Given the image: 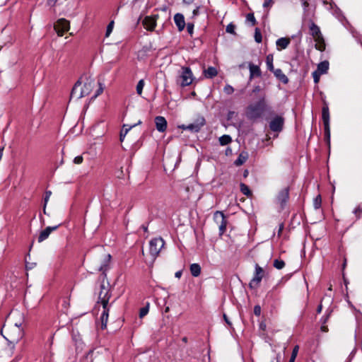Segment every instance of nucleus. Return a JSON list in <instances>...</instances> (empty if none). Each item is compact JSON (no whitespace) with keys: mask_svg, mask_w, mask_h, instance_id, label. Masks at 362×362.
<instances>
[{"mask_svg":"<svg viewBox=\"0 0 362 362\" xmlns=\"http://www.w3.org/2000/svg\"><path fill=\"white\" fill-rule=\"evenodd\" d=\"M111 258L110 255H106L103 253L101 256L102 263L98 267V270L103 272L104 274L103 279L100 284V290L98 293V300L97 303H100L102 305H105V303H108L111 297L110 286L109 283L105 282V278L106 277L105 271L107 270V264Z\"/></svg>","mask_w":362,"mask_h":362,"instance_id":"obj_1","label":"nucleus"},{"mask_svg":"<svg viewBox=\"0 0 362 362\" xmlns=\"http://www.w3.org/2000/svg\"><path fill=\"white\" fill-rule=\"evenodd\" d=\"M266 110L265 95H262L255 103L249 105L245 110L246 117L252 121L261 118Z\"/></svg>","mask_w":362,"mask_h":362,"instance_id":"obj_2","label":"nucleus"},{"mask_svg":"<svg viewBox=\"0 0 362 362\" xmlns=\"http://www.w3.org/2000/svg\"><path fill=\"white\" fill-rule=\"evenodd\" d=\"M95 81L90 78H86L83 85L81 86V81H77L71 92V98L80 99L88 95L95 87Z\"/></svg>","mask_w":362,"mask_h":362,"instance_id":"obj_3","label":"nucleus"},{"mask_svg":"<svg viewBox=\"0 0 362 362\" xmlns=\"http://www.w3.org/2000/svg\"><path fill=\"white\" fill-rule=\"evenodd\" d=\"M193 81V74L189 67L182 66L177 81L182 87L189 86Z\"/></svg>","mask_w":362,"mask_h":362,"instance_id":"obj_4","label":"nucleus"},{"mask_svg":"<svg viewBox=\"0 0 362 362\" xmlns=\"http://www.w3.org/2000/svg\"><path fill=\"white\" fill-rule=\"evenodd\" d=\"M165 242L163 238H153L149 243L150 254L153 259H155L159 254L161 249L163 247Z\"/></svg>","mask_w":362,"mask_h":362,"instance_id":"obj_5","label":"nucleus"},{"mask_svg":"<svg viewBox=\"0 0 362 362\" xmlns=\"http://www.w3.org/2000/svg\"><path fill=\"white\" fill-rule=\"evenodd\" d=\"M214 219L218 225L219 235H222L226 232L227 226V220L225 215L221 211H216L214 214Z\"/></svg>","mask_w":362,"mask_h":362,"instance_id":"obj_6","label":"nucleus"},{"mask_svg":"<svg viewBox=\"0 0 362 362\" xmlns=\"http://www.w3.org/2000/svg\"><path fill=\"white\" fill-rule=\"evenodd\" d=\"M54 30L59 36H62L66 31L69 30V21L65 18L59 19L54 24Z\"/></svg>","mask_w":362,"mask_h":362,"instance_id":"obj_7","label":"nucleus"},{"mask_svg":"<svg viewBox=\"0 0 362 362\" xmlns=\"http://www.w3.org/2000/svg\"><path fill=\"white\" fill-rule=\"evenodd\" d=\"M264 276V270L263 269L259 266V264L255 265V272L253 279L249 284V286L251 288H254L258 286L259 284L262 281Z\"/></svg>","mask_w":362,"mask_h":362,"instance_id":"obj_8","label":"nucleus"},{"mask_svg":"<svg viewBox=\"0 0 362 362\" xmlns=\"http://www.w3.org/2000/svg\"><path fill=\"white\" fill-rule=\"evenodd\" d=\"M8 337L6 339L11 344H15L18 342V341L21 339L23 336V332L20 327L15 326L13 330H11L10 332L7 333Z\"/></svg>","mask_w":362,"mask_h":362,"instance_id":"obj_9","label":"nucleus"},{"mask_svg":"<svg viewBox=\"0 0 362 362\" xmlns=\"http://www.w3.org/2000/svg\"><path fill=\"white\" fill-rule=\"evenodd\" d=\"M204 124V118L200 117L192 124H189L188 125H182V128L183 129H188L192 132H198Z\"/></svg>","mask_w":362,"mask_h":362,"instance_id":"obj_10","label":"nucleus"},{"mask_svg":"<svg viewBox=\"0 0 362 362\" xmlns=\"http://www.w3.org/2000/svg\"><path fill=\"white\" fill-rule=\"evenodd\" d=\"M158 18V14L150 16H146L143 21L144 28L149 31H153L156 26V21Z\"/></svg>","mask_w":362,"mask_h":362,"instance_id":"obj_11","label":"nucleus"},{"mask_svg":"<svg viewBox=\"0 0 362 362\" xmlns=\"http://www.w3.org/2000/svg\"><path fill=\"white\" fill-rule=\"evenodd\" d=\"M284 119L281 116H276L272 119L269 123V127L272 131L279 132L282 130Z\"/></svg>","mask_w":362,"mask_h":362,"instance_id":"obj_12","label":"nucleus"},{"mask_svg":"<svg viewBox=\"0 0 362 362\" xmlns=\"http://www.w3.org/2000/svg\"><path fill=\"white\" fill-rule=\"evenodd\" d=\"M111 304L105 303V305H103V313L100 316V328L101 329H105L107 327V323L109 316V311Z\"/></svg>","mask_w":362,"mask_h":362,"instance_id":"obj_13","label":"nucleus"},{"mask_svg":"<svg viewBox=\"0 0 362 362\" xmlns=\"http://www.w3.org/2000/svg\"><path fill=\"white\" fill-rule=\"evenodd\" d=\"M156 129L160 132H164L167 128V121L162 116H157L155 118Z\"/></svg>","mask_w":362,"mask_h":362,"instance_id":"obj_14","label":"nucleus"},{"mask_svg":"<svg viewBox=\"0 0 362 362\" xmlns=\"http://www.w3.org/2000/svg\"><path fill=\"white\" fill-rule=\"evenodd\" d=\"M59 226H60V224L55 226H48L45 230L41 231V233H40V235L38 236V242L41 243V242L44 241L45 240H46L49 237V234L52 231L57 230Z\"/></svg>","mask_w":362,"mask_h":362,"instance_id":"obj_15","label":"nucleus"},{"mask_svg":"<svg viewBox=\"0 0 362 362\" xmlns=\"http://www.w3.org/2000/svg\"><path fill=\"white\" fill-rule=\"evenodd\" d=\"M174 21L179 31H182L186 26L185 17L182 13H177L174 16Z\"/></svg>","mask_w":362,"mask_h":362,"instance_id":"obj_16","label":"nucleus"},{"mask_svg":"<svg viewBox=\"0 0 362 362\" xmlns=\"http://www.w3.org/2000/svg\"><path fill=\"white\" fill-rule=\"evenodd\" d=\"M248 67L250 69V80H252L255 77H259L262 74V71L258 65H255L251 62L248 63Z\"/></svg>","mask_w":362,"mask_h":362,"instance_id":"obj_17","label":"nucleus"},{"mask_svg":"<svg viewBox=\"0 0 362 362\" xmlns=\"http://www.w3.org/2000/svg\"><path fill=\"white\" fill-rule=\"evenodd\" d=\"M288 197L289 192L288 188H284L279 192L277 199L282 207L286 203L287 200L288 199Z\"/></svg>","mask_w":362,"mask_h":362,"instance_id":"obj_18","label":"nucleus"},{"mask_svg":"<svg viewBox=\"0 0 362 362\" xmlns=\"http://www.w3.org/2000/svg\"><path fill=\"white\" fill-rule=\"evenodd\" d=\"M315 41L316 42L315 48L321 52L325 49V42L322 34H320L319 37H314Z\"/></svg>","mask_w":362,"mask_h":362,"instance_id":"obj_19","label":"nucleus"},{"mask_svg":"<svg viewBox=\"0 0 362 362\" xmlns=\"http://www.w3.org/2000/svg\"><path fill=\"white\" fill-rule=\"evenodd\" d=\"M274 74V76L278 78L280 81H281L283 83L286 84L288 82V77L283 73L281 69H274L272 71Z\"/></svg>","mask_w":362,"mask_h":362,"instance_id":"obj_20","label":"nucleus"},{"mask_svg":"<svg viewBox=\"0 0 362 362\" xmlns=\"http://www.w3.org/2000/svg\"><path fill=\"white\" fill-rule=\"evenodd\" d=\"M322 117L324 126L329 125V107L327 105H324L322 110Z\"/></svg>","mask_w":362,"mask_h":362,"instance_id":"obj_21","label":"nucleus"},{"mask_svg":"<svg viewBox=\"0 0 362 362\" xmlns=\"http://www.w3.org/2000/svg\"><path fill=\"white\" fill-rule=\"evenodd\" d=\"M291 40L288 37H281L276 40V46L279 49H286L290 44Z\"/></svg>","mask_w":362,"mask_h":362,"instance_id":"obj_22","label":"nucleus"},{"mask_svg":"<svg viewBox=\"0 0 362 362\" xmlns=\"http://www.w3.org/2000/svg\"><path fill=\"white\" fill-rule=\"evenodd\" d=\"M310 34L314 38L315 37H319L322 34L320 27L316 25L314 22H311L309 26Z\"/></svg>","mask_w":362,"mask_h":362,"instance_id":"obj_23","label":"nucleus"},{"mask_svg":"<svg viewBox=\"0 0 362 362\" xmlns=\"http://www.w3.org/2000/svg\"><path fill=\"white\" fill-rule=\"evenodd\" d=\"M218 72L216 68L209 66L204 71V76L208 78H212L217 75Z\"/></svg>","mask_w":362,"mask_h":362,"instance_id":"obj_24","label":"nucleus"},{"mask_svg":"<svg viewBox=\"0 0 362 362\" xmlns=\"http://www.w3.org/2000/svg\"><path fill=\"white\" fill-rule=\"evenodd\" d=\"M329 69V62L327 61H323L317 65V71L321 73V74H326Z\"/></svg>","mask_w":362,"mask_h":362,"instance_id":"obj_25","label":"nucleus"},{"mask_svg":"<svg viewBox=\"0 0 362 362\" xmlns=\"http://www.w3.org/2000/svg\"><path fill=\"white\" fill-rule=\"evenodd\" d=\"M190 272L193 276H199L201 274V267L199 264L194 263L190 265Z\"/></svg>","mask_w":362,"mask_h":362,"instance_id":"obj_26","label":"nucleus"},{"mask_svg":"<svg viewBox=\"0 0 362 362\" xmlns=\"http://www.w3.org/2000/svg\"><path fill=\"white\" fill-rule=\"evenodd\" d=\"M247 153H241L238 158L235 160L234 162V164L236 165V166H240V165H242L244 163L246 162V160H247Z\"/></svg>","mask_w":362,"mask_h":362,"instance_id":"obj_27","label":"nucleus"},{"mask_svg":"<svg viewBox=\"0 0 362 362\" xmlns=\"http://www.w3.org/2000/svg\"><path fill=\"white\" fill-rule=\"evenodd\" d=\"M232 139L229 135H223L219 138V143L221 146H225L230 144Z\"/></svg>","mask_w":362,"mask_h":362,"instance_id":"obj_28","label":"nucleus"},{"mask_svg":"<svg viewBox=\"0 0 362 362\" xmlns=\"http://www.w3.org/2000/svg\"><path fill=\"white\" fill-rule=\"evenodd\" d=\"M136 124L134 125H132V126H130L129 127H127V124H124L123 125V128L120 132V136H119V140L121 142L123 141L125 136L127 135V134L128 133V132L130 130V129L133 127H134Z\"/></svg>","mask_w":362,"mask_h":362,"instance_id":"obj_29","label":"nucleus"},{"mask_svg":"<svg viewBox=\"0 0 362 362\" xmlns=\"http://www.w3.org/2000/svg\"><path fill=\"white\" fill-rule=\"evenodd\" d=\"M136 124L134 125H132V126H130L129 127H127V124H124L123 125V128L120 132V136H119V140L121 142L123 141L125 136L127 135V134L128 133V132L130 130V129L133 127H134Z\"/></svg>","mask_w":362,"mask_h":362,"instance_id":"obj_30","label":"nucleus"},{"mask_svg":"<svg viewBox=\"0 0 362 362\" xmlns=\"http://www.w3.org/2000/svg\"><path fill=\"white\" fill-rule=\"evenodd\" d=\"M240 188L241 192L247 197H250L252 195V192L250 191L249 187L245 183H240Z\"/></svg>","mask_w":362,"mask_h":362,"instance_id":"obj_31","label":"nucleus"},{"mask_svg":"<svg viewBox=\"0 0 362 362\" xmlns=\"http://www.w3.org/2000/svg\"><path fill=\"white\" fill-rule=\"evenodd\" d=\"M266 63H267V69L269 71H273L274 68V65H273V55L272 54H269L267 56Z\"/></svg>","mask_w":362,"mask_h":362,"instance_id":"obj_32","label":"nucleus"},{"mask_svg":"<svg viewBox=\"0 0 362 362\" xmlns=\"http://www.w3.org/2000/svg\"><path fill=\"white\" fill-rule=\"evenodd\" d=\"M235 25L233 24V23H230L226 26V31L228 33L236 35L237 34L235 33Z\"/></svg>","mask_w":362,"mask_h":362,"instance_id":"obj_33","label":"nucleus"},{"mask_svg":"<svg viewBox=\"0 0 362 362\" xmlns=\"http://www.w3.org/2000/svg\"><path fill=\"white\" fill-rule=\"evenodd\" d=\"M274 267L278 269H281L282 268L284 267L285 266V262L284 261L281 260V259H274V264H273Z\"/></svg>","mask_w":362,"mask_h":362,"instance_id":"obj_34","label":"nucleus"},{"mask_svg":"<svg viewBox=\"0 0 362 362\" xmlns=\"http://www.w3.org/2000/svg\"><path fill=\"white\" fill-rule=\"evenodd\" d=\"M298 349H299V346L298 345L294 346L288 362H294L295 361L297 354H298Z\"/></svg>","mask_w":362,"mask_h":362,"instance_id":"obj_35","label":"nucleus"},{"mask_svg":"<svg viewBox=\"0 0 362 362\" xmlns=\"http://www.w3.org/2000/svg\"><path fill=\"white\" fill-rule=\"evenodd\" d=\"M144 79H141L137 85H136V93L138 95H141V93H142V90H143V88H144Z\"/></svg>","mask_w":362,"mask_h":362,"instance_id":"obj_36","label":"nucleus"},{"mask_svg":"<svg viewBox=\"0 0 362 362\" xmlns=\"http://www.w3.org/2000/svg\"><path fill=\"white\" fill-rule=\"evenodd\" d=\"M52 194L51 191H46L45 192V197L44 198V207H43V212L45 214H46V205L49 201V199Z\"/></svg>","mask_w":362,"mask_h":362,"instance_id":"obj_37","label":"nucleus"},{"mask_svg":"<svg viewBox=\"0 0 362 362\" xmlns=\"http://www.w3.org/2000/svg\"><path fill=\"white\" fill-rule=\"evenodd\" d=\"M321 204H322V198H321V196L320 195H317L315 199H314V207L315 209H318L319 208H320L321 206Z\"/></svg>","mask_w":362,"mask_h":362,"instance_id":"obj_38","label":"nucleus"},{"mask_svg":"<svg viewBox=\"0 0 362 362\" xmlns=\"http://www.w3.org/2000/svg\"><path fill=\"white\" fill-rule=\"evenodd\" d=\"M255 40L258 43L261 42L262 40L261 32H260L259 29L257 28H255Z\"/></svg>","mask_w":362,"mask_h":362,"instance_id":"obj_39","label":"nucleus"},{"mask_svg":"<svg viewBox=\"0 0 362 362\" xmlns=\"http://www.w3.org/2000/svg\"><path fill=\"white\" fill-rule=\"evenodd\" d=\"M325 129V139L327 140V143L329 144L330 140V129L329 125L324 126Z\"/></svg>","mask_w":362,"mask_h":362,"instance_id":"obj_40","label":"nucleus"},{"mask_svg":"<svg viewBox=\"0 0 362 362\" xmlns=\"http://www.w3.org/2000/svg\"><path fill=\"white\" fill-rule=\"evenodd\" d=\"M99 88L96 90L95 95L91 98V100L95 99L98 95H100L103 91V86L100 82H98Z\"/></svg>","mask_w":362,"mask_h":362,"instance_id":"obj_41","label":"nucleus"},{"mask_svg":"<svg viewBox=\"0 0 362 362\" xmlns=\"http://www.w3.org/2000/svg\"><path fill=\"white\" fill-rule=\"evenodd\" d=\"M148 307H149V304L147 303L146 306L140 309L139 317L141 318L144 317L145 315H147V313H148Z\"/></svg>","mask_w":362,"mask_h":362,"instance_id":"obj_42","label":"nucleus"},{"mask_svg":"<svg viewBox=\"0 0 362 362\" xmlns=\"http://www.w3.org/2000/svg\"><path fill=\"white\" fill-rule=\"evenodd\" d=\"M246 19L247 21L251 22L252 25H255L257 23L255 18L254 16V13H249L246 16Z\"/></svg>","mask_w":362,"mask_h":362,"instance_id":"obj_43","label":"nucleus"},{"mask_svg":"<svg viewBox=\"0 0 362 362\" xmlns=\"http://www.w3.org/2000/svg\"><path fill=\"white\" fill-rule=\"evenodd\" d=\"M331 314H332V310H327V314L321 318V320H320L321 323L325 325L327 322L328 320L329 319Z\"/></svg>","mask_w":362,"mask_h":362,"instance_id":"obj_44","label":"nucleus"},{"mask_svg":"<svg viewBox=\"0 0 362 362\" xmlns=\"http://www.w3.org/2000/svg\"><path fill=\"white\" fill-rule=\"evenodd\" d=\"M113 27H114V21H112L109 23V24L107 27L106 33H105L106 37H108L110 35V33L112 31Z\"/></svg>","mask_w":362,"mask_h":362,"instance_id":"obj_45","label":"nucleus"},{"mask_svg":"<svg viewBox=\"0 0 362 362\" xmlns=\"http://www.w3.org/2000/svg\"><path fill=\"white\" fill-rule=\"evenodd\" d=\"M312 74L315 83H317L320 81V76L322 75L321 73L315 70V71L313 72Z\"/></svg>","mask_w":362,"mask_h":362,"instance_id":"obj_46","label":"nucleus"},{"mask_svg":"<svg viewBox=\"0 0 362 362\" xmlns=\"http://www.w3.org/2000/svg\"><path fill=\"white\" fill-rule=\"evenodd\" d=\"M224 92L227 95H230V94H232L234 92V88L231 86H230V85H226L224 87Z\"/></svg>","mask_w":362,"mask_h":362,"instance_id":"obj_47","label":"nucleus"},{"mask_svg":"<svg viewBox=\"0 0 362 362\" xmlns=\"http://www.w3.org/2000/svg\"><path fill=\"white\" fill-rule=\"evenodd\" d=\"M187 30L188 33L192 36L193 34V30H194V23H188L187 24Z\"/></svg>","mask_w":362,"mask_h":362,"instance_id":"obj_48","label":"nucleus"},{"mask_svg":"<svg viewBox=\"0 0 362 362\" xmlns=\"http://www.w3.org/2000/svg\"><path fill=\"white\" fill-rule=\"evenodd\" d=\"M254 314L257 316H259L261 314V307L257 305L254 307Z\"/></svg>","mask_w":362,"mask_h":362,"instance_id":"obj_49","label":"nucleus"},{"mask_svg":"<svg viewBox=\"0 0 362 362\" xmlns=\"http://www.w3.org/2000/svg\"><path fill=\"white\" fill-rule=\"evenodd\" d=\"M83 160V156H78L75 157V158L74 159V163L75 164H81V163H82Z\"/></svg>","mask_w":362,"mask_h":362,"instance_id":"obj_50","label":"nucleus"},{"mask_svg":"<svg viewBox=\"0 0 362 362\" xmlns=\"http://www.w3.org/2000/svg\"><path fill=\"white\" fill-rule=\"evenodd\" d=\"M354 213L356 214L357 218H359L362 214V209L360 206H358L355 209Z\"/></svg>","mask_w":362,"mask_h":362,"instance_id":"obj_51","label":"nucleus"},{"mask_svg":"<svg viewBox=\"0 0 362 362\" xmlns=\"http://www.w3.org/2000/svg\"><path fill=\"white\" fill-rule=\"evenodd\" d=\"M273 1L272 0H264V2L263 4V6L264 8L269 7L272 5Z\"/></svg>","mask_w":362,"mask_h":362,"instance_id":"obj_52","label":"nucleus"},{"mask_svg":"<svg viewBox=\"0 0 362 362\" xmlns=\"http://www.w3.org/2000/svg\"><path fill=\"white\" fill-rule=\"evenodd\" d=\"M262 90V88L260 86H255L252 90L253 93H259Z\"/></svg>","mask_w":362,"mask_h":362,"instance_id":"obj_53","label":"nucleus"},{"mask_svg":"<svg viewBox=\"0 0 362 362\" xmlns=\"http://www.w3.org/2000/svg\"><path fill=\"white\" fill-rule=\"evenodd\" d=\"M320 329L323 332H327L329 331L328 327L325 324H322Z\"/></svg>","mask_w":362,"mask_h":362,"instance_id":"obj_54","label":"nucleus"},{"mask_svg":"<svg viewBox=\"0 0 362 362\" xmlns=\"http://www.w3.org/2000/svg\"><path fill=\"white\" fill-rule=\"evenodd\" d=\"M223 319H224L225 322H226V323H227L230 327H231L232 324H231L230 321L228 320V316H227L226 314H223Z\"/></svg>","mask_w":362,"mask_h":362,"instance_id":"obj_55","label":"nucleus"},{"mask_svg":"<svg viewBox=\"0 0 362 362\" xmlns=\"http://www.w3.org/2000/svg\"><path fill=\"white\" fill-rule=\"evenodd\" d=\"M235 115V112L233 111H230L228 114V119H231L233 117V115Z\"/></svg>","mask_w":362,"mask_h":362,"instance_id":"obj_56","label":"nucleus"},{"mask_svg":"<svg viewBox=\"0 0 362 362\" xmlns=\"http://www.w3.org/2000/svg\"><path fill=\"white\" fill-rule=\"evenodd\" d=\"M57 0H47V3L50 6H54Z\"/></svg>","mask_w":362,"mask_h":362,"instance_id":"obj_57","label":"nucleus"},{"mask_svg":"<svg viewBox=\"0 0 362 362\" xmlns=\"http://www.w3.org/2000/svg\"><path fill=\"white\" fill-rule=\"evenodd\" d=\"M175 276L176 278L180 279L182 276V271H177V272H175Z\"/></svg>","mask_w":362,"mask_h":362,"instance_id":"obj_58","label":"nucleus"},{"mask_svg":"<svg viewBox=\"0 0 362 362\" xmlns=\"http://www.w3.org/2000/svg\"><path fill=\"white\" fill-rule=\"evenodd\" d=\"M322 305L320 304L318 305V307L317 308V313H320L322 312Z\"/></svg>","mask_w":362,"mask_h":362,"instance_id":"obj_59","label":"nucleus"},{"mask_svg":"<svg viewBox=\"0 0 362 362\" xmlns=\"http://www.w3.org/2000/svg\"><path fill=\"white\" fill-rule=\"evenodd\" d=\"M259 327L262 330H264L266 329V325L264 323H263V322H261L260 325H259Z\"/></svg>","mask_w":362,"mask_h":362,"instance_id":"obj_60","label":"nucleus"},{"mask_svg":"<svg viewBox=\"0 0 362 362\" xmlns=\"http://www.w3.org/2000/svg\"><path fill=\"white\" fill-rule=\"evenodd\" d=\"M141 228L144 232H147V231H148V227H147V226L142 225V226H141Z\"/></svg>","mask_w":362,"mask_h":362,"instance_id":"obj_61","label":"nucleus"},{"mask_svg":"<svg viewBox=\"0 0 362 362\" xmlns=\"http://www.w3.org/2000/svg\"><path fill=\"white\" fill-rule=\"evenodd\" d=\"M193 16H197L198 13H199V8H195L194 11H193Z\"/></svg>","mask_w":362,"mask_h":362,"instance_id":"obj_62","label":"nucleus"},{"mask_svg":"<svg viewBox=\"0 0 362 362\" xmlns=\"http://www.w3.org/2000/svg\"><path fill=\"white\" fill-rule=\"evenodd\" d=\"M194 0H183L184 3L187 4H190L191 3L193 2Z\"/></svg>","mask_w":362,"mask_h":362,"instance_id":"obj_63","label":"nucleus"},{"mask_svg":"<svg viewBox=\"0 0 362 362\" xmlns=\"http://www.w3.org/2000/svg\"><path fill=\"white\" fill-rule=\"evenodd\" d=\"M93 351L90 350V351L88 352L87 355H86V358H88L89 356H92V355H93Z\"/></svg>","mask_w":362,"mask_h":362,"instance_id":"obj_64","label":"nucleus"}]
</instances>
